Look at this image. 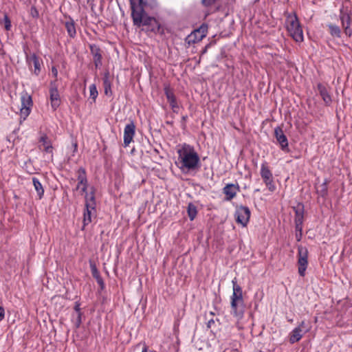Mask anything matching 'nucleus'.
<instances>
[{"mask_svg": "<svg viewBox=\"0 0 352 352\" xmlns=\"http://www.w3.org/2000/svg\"><path fill=\"white\" fill-rule=\"evenodd\" d=\"M217 0H202V3L205 6H210L214 4Z\"/></svg>", "mask_w": 352, "mask_h": 352, "instance_id": "e433bc0d", "label": "nucleus"}, {"mask_svg": "<svg viewBox=\"0 0 352 352\" xmlns=\"http://www.w3.org/2000/svg\"><path fill=\"white\" fill-rule=\"evenodd\" d=\"M214 320H209V321H208V327H209V328H210V327H211V324H214Z\"/></svg>", "mask_w": 352, "mask_h": 352, "instance_id": "37998d69", "label": "nucleus"}, {"mask_svg": "<svg viewBox=\"0 0 352 352\" xmlns=\"http://www.w3.org/2000/svg\"><path fill=\"white\" fill-rule=\"evenodd\" d=\"M3 23L6 30H10L11 28V21L6 14H4Z\"/></svg>", "mask_w": 352, "mask_h": 352, "instance_id": "72a5a7b5", "label": "nucleus"}, {"mask_svg": "<svg viewBox=\"0 0 352 352\" xmlns=\"http://www.w3.org/2000/svg\"><path fill=\"white\" fill-rule=\"evenodd\" d=\"M344 33L348 36H351L352 35V28L351 27H345V28H344Z\"/></svg>", "mask_w": 352, "mask_h": 352, "instance_id": "4c0bfd02", "label": "nucleus"}, {"mask_svg": "<svg viewBox=\"0 0 352 352\" xmlns=\"http://www.w3.org/2000/svg\"><path fill=\"white\" fill-rule=\"evenodd\" d=\"M104 93L106 95L111 91V82L109 80L108 74H107L103 80Z\"/></svg>", "mask_w": 352, "mask_h": 352, "instance_id": "c756f323", "label": "nucleus"}, {"mask_svg": "<svg viewBox=\"0 0 352 352\" xmlns=\"http://www.w3.org/2000/svg\"><path fill=\"white\" fill-rule=\"evenodd\" d=\"M32 183H33L34 187L35 188V190L37 192L38 198L41 199L44 194V189L43 188L42 184H41L39 180L36 177L32 178Z\"/></svg>", "mask_w": 352, "mask_h": 352, "instance_id": "412c9836", "label": "nucleus"}, {"mask_svg": "<svg viewBox=\"0 0 352 352\" xmlns=\"http://www.w3.org/2000/svg\"><path fill=\"white\" fill-rule=\"evenodd\" d=\"M340 19L343 28H345V27H351V21L349 14H342L340 16Z\"/></svg>", "mask_w": 352, "mask_h": 352, "instance_id": "cd10ccee", "label": "nucleus"}, {"mask_svg": "<svg viewBox=\"0 0 352 352\" xmlns=\"http://www.w3.org/2000/svg\"><path fill=\"white\" fill-rule=\"evenodd\" d=\"M207 30L208 27L206 25H201L187 36L186 42L191 44L201 41L206 36Z\"/></svg>", "mask_w": 352, "mask_h": 352, "instance_id": "1a4fd4ad", "label": "nucleus"}, {"mask_svg": "<svg viewBox=\"0 0 352 352\" xmlns=\"http://www.w3.org/2000/svg\"><path fill=\"white\" fill-rule=\"evenodd\" d=\"M233 285V292L231 296L230 302L243 301V292L241 287L236 283V278H234L232 281Z\"/></svg>", "mask_w": 352, "mask_h": 352, "instance_id": "dca6fc26", "label": "nucleus"}, {"mask_svg": "<svg viewBox=\"0 0 352 352\" xmlns=\"http://www.w3.org/2000/svg\"><path fill=\"white\" fill-rule=\"evenodd\" d=\"M318 89L324 102L326 104H329L331 101V99L326 89L322 85H319Z\"/></svg>", "mask_w": 352, "mask_h": 352, "instance_id": "5701e85b", "label": "nucleus"}, {"mask_svg": "<svg viewBox=\"0 0 352 352\" xmlns=\"http://www.w3.org/2000/svg\"><path fill=\"white\" fill-rule=\"evenodd\" d=\"M329 28L331 36L339 38L340 36V30L338 26L336 25H329Z\"/></svg>", "mask_w": 352, "mask_h": 352, "instance_id": "393cba45", "label": "nucleus"}, {"mask_svg": "<svg viewBox=\"0 0 352 352\" xmlns=\"http://www.w3.org/2000/svg\"><path fill=\"white\" fill-rule=\"evenodd\" d=\"M260 173L265 184L268 188V189L271 192L274 191L276 187L273 183V175L266 162L261 164Z\"/></svg>", "mask_w": 352, "mask_h": 352, "instance_id": "423d86ee", "label": "nucleus"}, {"mask_svg": "<svg viewBox=\"0 0 352 352\" xmlns=\"http://www.w3.org/2000/svg\"><path fill=\"white\" fill-rule=\"evenodd\" d=\"M141 25H156V26H158L156 20L153 17L148 16L146 14L142 19Z\"/></svg>", "mask_w": 352, "mask_h": 352, "instance_id": "4be33fe9", "label": "nucleus"}, {"mask_svg": "<svg viewBox=\"0 0 352 352\" xmlns=\"http://www.w3.org/2000/svg\"><path fill=\"white\" fill-rule=\"evenodd\" d=\"M30 14L34 18H37L38 16V12L35 7H32L30 10Z\"/></svg>", "mask_w": 352, "mask_h": 352, "instance_id": "c9c22d12", "label": "nucleus"}, {"mask_svg": "<svg viewBox=\"0 0 352 352\" xmlns=\"http://www.w3.org/2000/svg\"><path fill=\"white\" fill-rule=\"evenodd\" d=\"M76 148H77V144H74V148H75V150L76 149Z\"/></svg>", "mask_w": 352, "mask_h": 352, "instance_id": "a18cd8bd", "label": "nucleus"}, {"mask_svg": "<svg viewBox=\"0 0 352 352\" xmlns=\"http://www.w3.org/2000/svg\"><path fill=\"white\" fill-rule=\"evenodd\" d=\"M50 99L52 109L56 110L60 104V98L57 87L53 83L50 89Z\"/></svg>", "mask_w": 352, "mask_h": 352, "instance_id": "f8f14e48", "label": "nucleus"}, {"mask_svg": "<svg viewBox=\"0 0 352 352\" xmlns=\"http://www.w3.org/2000/svg\"><path fill=\"white\" fill-rule=\"evenodd\" d=\"M92 272H93L94 276H95V277L98 276V272H97V270H96V268L95 267H92Z\"/></svg>", "mask_w": 352, "mask_h": 352, "instance_id": "79ce46f5", "label": "nucleus"}, {"mask_svg": "<svg viewBox=\"0 0 352 352\" xmlns=\"http://www.w3.org/2000/svg\"><path fill=\"white\" fill-rule=\"evenodd\" d=\"M74 323L76 328H78L82 323V313L76 314V318L74 319Z\"/></svg>", "mask_w": 352, "mask_h": 352, "instance_id": "f704fd0d", "label": "nucleus"}, {"mask_svg": "<svg viewBox=\"0 0 352 352\" xmlns=\"http://www.w3.org/2000/svg\"><path fill=\"white\" fill-rule=\"evenodd\" d=\"M177 152L178 154L177 164L181 170H190L199 167L200 159L192 146L184 144L177 148Z\"/></svg>", "mask_w": 352, "mask_h": 352, "instance_id": "f257e3e1", "label": "nucleus"}, {"mask_svg": "<svg viewBox=\"0 0 352 352\" xmlns=\"http://www.w3.org/2000/svg\"><path fill=\"white\" fill-rule=\"evenodd\" d=\"M297 327L300 329L304 333H307L311 329L309 324L307 323L305 320H302Z\"/></svg>", "mask_w": 352, "mask_h": 352, "instance_id": "473e14b6", "label": "nucleus"}, {"mask_svg": "<svg viewBox=\"0 0 352 352\" xmlns=\"http://www.w3.org/2000/svg\"><path fill=\"white\" fill-rule=\"evenodd\" d=\"M274 135L277 142L280 144L281 148L285 150L288 147L287 138L283 133V131L280 127H276L274 129Z\"/></svg>", "mask_w": 352, "mask_h": 352, "instance_id": "2eb2a0df", "label": "nucleus"}, {"mask_svg": "<svg viewBox=\"0 0 352 352\" xmlns=\"http://www.w3.org/2000/svg\"><path fill=\"white\" fill-rule=\"evenodd\" d=\"M301 235H302V232H299V234H296V238H297L298 241L300 240Z\"/></svg>", "mask_w": 352, "mask_h": 352, "instance_id": "c03bdc74", "label": "nucleus"}, {"mask_svg": "<svg viewBox=\"0 0 352 352\" xmlns=\"http://www.w3.org/2000/svg\"><path fill=\"white\" fill-rule=\"evenodd\" d=\"M237 188L233 184H228L223 188V192L227 197V199H233L237 192Z\"/></svg>", "mask_w": 352, "mask_h": 352, "instance_id": "6ab92c4d", "label": "nucleus"}, {"mask_svg": "<svg viewBox=\"0 0 352 352\" xmlns=\"http://www.w3.org/2000/svg\"><path fill=\"white\" fill-rule=\"evenodd\" d=\"M298 273L301 276H304L308 265V250L305 247L300 245L298 248Z\"/></svg>", "mask_w": 352, "mask_h": 352, "instance_id": "0eeeda50", "label": "nucleus"}, {"mask_svg": "<svg viewBox=\"0 0 352 352\" xmlns=\"http://www.w3.org/2000/svg\"><path fill=\"white\" fill-rule=\"evenodd\" d=\"M65 28L70 36L73 37L76 34V29L74 27V24L72 21L66 22Z\"/></svg>", "mask_w": 352, "mask_h": 352, "instance_id": "a878e982", "label": "nucleus"}, {"mask_svg": "<svg viewBox=\"0 0 352 352\" xmlns=\"http://www.w3.org/2000/svg\"><path fill=\"white\" fill-rule=\"evenodd\" d=\"M232 314L233 316L238 319H241L244 313V302L243 301H236V302H230Z\"/></svg>", "mask_w": 352, "mask_h": 352, "instance_id": "4468645a", "label": "nucleus"}, {"mask_svg": "<svg viewBox=\"0 0 352 352\" xmlns=\"http://www.w3.org/2000/svg\"><path fill=\"white\" fill-rule=\"evenodd\" d=\"M305 333L298 327L292 330L289 334V342L292 344L298 342L302 337Z\"/></svg>", "mask_w": 352, "mask_h": 352, "instance_id": "a211bd4d", "label": "nucleus"}, {"mask_svg": "<svg viewBox=\"0 0 352 352\" xmlns=\"http://www.w3.org/2000/svg\"><path fill=\"white\" fill-rule=\"evenodd\" d=\"M52 75L54 76V77H56L57 75H58V71L56 69V67H53L52 68Z\"/></svg>", "mask_w": 352, "mask_h": 352, "instance_id": "a19ab883", "label": "nucleus"}, {"mask_svg": "<svg viewBox=\"0 0 352 352\" xmlns=\"http://www.w3.org/2000/svg\"><path fill=\"white\" fill-rule=\"evenodd\" d=\"M166 95L167 99H168V102H170V104H171L172 107L173 108L176 107L177 105L175 103V98L173 94L168 89H166Z\"/></svg>", "mask_w": 352, "mask_h": 352, "instance_id": "bb28decb", "label": "nucleus"}, {"mask_svg": "<svg viewBox=\"0 0 352 352\" xmlns=\"http://www.w3.org/2000/svg\"><path fill=\"white\" fill-rule=\"evenodd\" d=\"M21 108L19 109V113L21 119L25 120L31 112V109L33 105L32 97L28 93L24 92L21 96Z\"/></svg>", "mask_w": 352, "mask_h": 352, "instance_id": "39448f33", "label": "nucleus"}, {"mask_svg": "<svg viewBox=\"0 0 352 352\" xmlns=\"http://www.w3.org/2000/svg\"><path fill=\"white\" fill-rule=\"evenodd\" d=\"M5 316V311L4 309L0 306V321H1Z\"/></svg>", "mask_w": 352, "mask_h": 352, "instance_id": "58836bf2", "label": "nucleus"}, {"mask_svg": "<svg viewBox=\"0 0 352 352\" xmlns=\"http://www.w3.org/2000/svg\"><path fill=\"white\" fill-rule=\"evenodd\" d=\"M302 223H303L302 207L301 206H298V208L296 210V217H295L296 230L297 232H302Z\"/></svg>", "mask_w": 352, "mask_h": 352, "instance_id": "f3484780", "label": "nucleus"}, {"mask_svg": "<svg viewBox=\"0 0 352 352\" xmlns=\"http://www.w3.org/2000/svg\"><path fill=\"white\" fill-rule=\"evenodd\" d=\"M285 25L287 32L296 42L303 41V32L297 16L295 14H288Z\"/></svg>", "mask_w": 352, "mask_h": 352, "instance_id": "f03ea898", "label": "nucleus"}, {"mask_svg": "<svg viewBox=\"0 0 352 352\" xmlns=\"http://www.w3.org/2000/svg\"><path fill=\"white\" fill-rule=\"evenodd\" d=\"M140 348L142 349L141 352H147L148 351V346H146V344L144 342H140V343L135 344V346H133L131 348V350L135 351L137 349H140Z\"/></svg>", "mask_w": 352, "mask_h": 352, "instance_id": "2f4dec72", "label": "nucleus"}, {"mask_svg": "<svg viewBox=\"0 0 352 352\" xmlns=\"http://www.w3.org/2000/svg\"><path fill=\"white\" fill-rule=\"evenodd\" d=\"M234 217L236 222L245 227L250 220V211L248 207L239 206L235 211Z\"/></svg>", "mask_w": 352, "mask_h": 352, "instance_id": "6e6552de", "label": "nucleus"}, {"mask_svg": "<svg viewBox=\"0 0 352 352\" xmlns=\"http://www.w3.org/2000/svg\"><path fill=\"white\" fill-rule=\"evenodd\" d=\"M74 309H75L76 314L81 313L80 308V304L76 302L75 305V307H74Z\"/></svg>", "mask_w": 352, "mask_h": 352, "instance_id": "ea45409f", "label": "nucleus"}, {"mask_svg": "<svg viewBox=\"0 0 352 352\" xmlns=\"http://www.w3.org/2000/svg\"><path fill=\"white\" fill-rule=\"evenodd\" d=\"M188 214L191 221H192L197 213L196 206L193 205L192 204H189L188 206Z\"/></svg>", "mask_w": 352, "mask_h": 352, "instance_id": "b1692460", "label": "nucleus"}, {"mask_svg": "<svg viewBox=\"0 0 352 352\" xmlns=\"http://www.w3.org/2000/svg\"><path fill=\"white\" fill-rule=\"evenodd\" d=\"M38 148L41 151L45 153L51 155L53 157L54 147L52 146V140L46 134H41L38 140Z\"/></svg>", "mask_w": 352, "mask_h": 352, "instance_id": "9d476101", "label": "nucleus"}, {"mask_svg": "<svg viewBox=\"0 0 352 352\" xmlns=\"http://www.w3.org/2000/svg\"><path fill=\"white\" fill-rule=\"evenodd\" d=\"M92 52L94 54V60L95 65L96 67H98L101 65V55L99 53V50L96 49V50L94 51V50L92 49Z\"/></svg>", "mask_w": 352, "mask_h": 352, "instance_id": "c85d7f7f", "label": "nucleus"}, {"mask_svg": "<svg viewBox=\"0 0 352 352\" xmlns=\"http://www.w3.org/2000/svg\"><path fill=\"white\" fill-rule=\"evenodd\" d=\"M78 184L76 190L80 191L82 194L85 193V196L88 194L87 192V179L84 168H79L78 172Z\"/></svg>", "mask_w": 352, "mask_h": 352, "instance_id": "9b49d317", "label": "nucleus"}, {"mask_svg": "<svg viewBox=\"0 0 352 352\" xmlns=\"http://www.w3.org/2000/svg\"><path fill=\"white\" fill-rule=\"evenodd\" d=\"M89 94L90 98L95 100L98 94L96 85L92 84L89 86Z\"/></svg>", "mask_w": 352, "mask_h": 352, "instance_id": "7c9ffc66", "label": "nucleus"}, {"mask_svg": "<svg viewBox=\"0 0 352 352\" xmlns=\"http://www.w3.org/2000/svg\"><path fill=\"white\" fill-rule=\"evenodd\" d=\"M132 18L135 25L141 26V21L145 13L143 11V0H131Z\"/></svg>", "mask_w": 352, "mask_h": 352, "instance_id": "20e7f679", "label": "nucleus"}, {"mask_svg": "<svg viewBox=\"0 0 352 352\" xmlns=\"http://www.w3.org/2000/svg\"><path fill=\"white\" fill-rule=\"evenodd\" d=\"M95 206L96 204L93 192H90V194H87L85 195L86 210L84 212L82 230L85 228L86 226H87L91 222V217L94 216L95 214Z\"/></svg>", "mask_w": 352, "mask_h": 352, "instance_id": "7ed1b4c3", "label": "nucleus"}, {"mask_svg": "<svg viewBox=\"0 0 352 352\" xmlns=\"http://www.w3.org/2000/svg\"><path fill=\"white\" fill-rule=\"evenodd\" d=\"M29 64L30 66L33 65L34 67V73L36 74H38L40 72L41 70V64L39 59L33 54L31 57L29 58Z\"/></svg>", "mask_w": 352, "mask_h": 352, "instance_id": "aec40b11", "label": "nucleus"}, {"mask_svg": "<svg viewBox=\"0 0 352 352\" xmlns=\"http://www.w3.org/2000/svg\"><path fill=\"white\" fill-rule=\"evenodd\" d=\"M135 126L133 122L126 124L124 130V146H129L132 142L135 135Z\"/></svg>", "mask_w": 352, "mask_h": 352, "instance_id": "ddd939ff", "label": "nucleus"}]
</instances>
